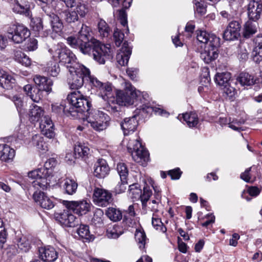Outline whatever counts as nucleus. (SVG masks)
<instances>
[{
	"instance_id": "50",
	"label": "nucleus",
	"mask_w": 262,
	"mask_h": 262,
	"mask_svg": "<svg viewBox=\"0 0 262 262\" xmlns=\"http://www.w3.org/2000/svg\"><path fill=\"white\" fill-rule=\"evenodd\" d=\"M117 169L120 176V181L127 180L128 173L126 165L123 163H118L117 164Z\"/></svg>"
},
{
	"instance_id": "51",
	"label": "nucleus",
	"mask_w": 262,
	"mask_h": 262,
	"mask_svg": "<svg viewBox=\"0 0 262 262\" xmlns=\"http://www.w3.org/2000/svg\"><path fill=\"white\" fill-rule=\"evenodd\" d=\"M151 223L152 226L156 230H159L163 233L166 231V228L162 222L160 218L156 217L155 213H153Z\"/></svg>"
},
{
	"instance_id": "64",
	"label": "nucleus",
	"mask_w": 262,
	"mask_h": 262,
	"mask_svg": "<svg viewBox=\"0 0 262 262\" xmlns=\"http://www.w3.org/2000/svg\"><path fill=\"white\" fill-rule=\"evenodd\" d=\"M241 26L239 23L237 21H232L230 22L227 28H229L232 31L236 32V34H240L239 31L241 30Z\"/></svg>"
},
{
	"instance_id": "21",
	"label": "nucleus",
	"mask_w": 262,
	"mask_h": 262,
	"mask_svg": "<svg viewBox=\"0 0 262 262\" xmlns=\"http://www.w3.org/2000/svg\"><path fill=\"white\" fill-rule=\"evenodd\" d=\"M39 256L43 262H54L58 257V253L51 246L41 247L39 249Z\"/></svg>"
},
{
	"instance_id": "5",
	"label": "nucleus",
	"mask_w": 262,
	"mask_h": 262,
	"mask_svg": "<svg viewBox=\"0 0 262 262\" xmlns=\"http://www.w3.org/2000/svg\"><path fill=\"white\" fill-rule=\"evenodd\" d=\"M80 67H70L69 69L70 74L68 76V83L71 89H78L84 84L85 81H89L93 76L91 75V72L89 69L82 64H80Z\"/></svg>"
},
{
	"instance_id": "6",
	"label": "nucleus",
	"mask_w": 262,
	"mask_h": 262,
	"mask_svg": "<svg viewBox=\"0 0 262 262\" xmlns=\"http://www.w3.org/2000/svg\"><path fill=\"white\" fill-rule=\"evenodd\" d=\"M92 104L89 110L83 112L86 120L91 126L97 131H101L106 128L108 125V116L103 112L96 110H91Z\"/></svg>"
},
{
	"instance_id": "63",
	"label": "nucleus",
	"mask_w": 262,
	"mask_h": 262,
	"mask_svg": "<svg viewBox=\"0 0 262 262\" xmlns=\"http://www.w3.org/2000/svg\"><path fill=\"white\" fill-rule=\"evenodd\" d=\"M182 172L179 168H176L168 171L169 175L172 180H178L180 178Z\"/></svg>"
},
{
	"instance_id": "52",
	"label": "nucleus",
	"mask_w": 262,
	"mask_h": 262,
	"mask_svg": "<svg viewBox=\"0 0 262 262\" xmlns=\"http://www.w3.org/2000/svg\"><path fill=\"white\" fill-rule=\"evenodd\" d=\"M113 37L116 46L119 47L124 39V34L117 28L114 31Z\"/></svg>"
},
{
	"instance_id": "12",
	"label": "nucleus",
	"mask_w": 262,
	"mask_h": 262,
	"mask_svg": "<svg viewBox=\"0 0 262 262\" xmlns=\"http://www.w3.org/2000/svg\"><path fill=\"white\" fill-rule=\"evenodd\" d=\"M91 84L97 89L104 100L107 101L108 104L109 101L110 103H111L112 100L111 98H110V96L112 91V86L111 83L108 82L103 83L97 78L93 76L91 80Z\"/></svg>"
},
{
	"instance_id": "60",
	"label": "nucleus",
	"mask_w": 262,
	"mask_h": 262,
	"mask_svg": "<svg viewBox=\"0 0 262 262\" xmlns=\"http://www.w3.org/2000/svg\"><path fill=\"white\" fill-rule=\"evenodd\" d=\"M32 27L34 31L40 32L43 29L42 21L41 18H36L34 21H32Z\"/></svg>"
},
{
	"instance_id": "53",
	"label": "nucleus",
	"mask_w": 262,
	"mask_h": 262,
	"mask_svg": "<svg viewBox=\"0 0 262 262\" xmlns=\"http://www.w3.org/2000/svg\"><path fill=\"white\" fill-rule=\"evenodd\" d=\"M240 36V34H236L229 28H226L223 33V38L226 40H234L237 39Z\"/></svg>"
},
{
	"instance_id": "18",
	"label": "nucleus",
	"mask_w": 262,
	"mask_h": 262,
	"mask_svg": "<svg viewBox=\"0 0 262 262\" xmlns=\"http://www.w3.org/2000/svg\"><path fill=\"white\" fill-rule=\"evenodd\" d=\"M93 196L98 205L101 206H106L112 201V194L101 188H96Z\"/></svg>"
},
{
	"instance_id": "30",
	"label": "nucleus",
	"mask_w": 262,
	"mask_h": 262,
	"mask_svg": "<svg viewBox=\"0 0 262 262\" xmlns=\"http://www.w3.org/2000/svg\"><path fill=\"white\" fill-rule=\"evenodd\" d=\"M255 47L252 52L253 60L259 63L262 60V35L257 36L255 39Z\"/></svg>"
},
{
	"instance_id": "11",
	"label": "nucleus",
	"mask_w": 262,
	"mask_h": 262,
	"mask_svg": "<svg viewBox=\"0 0 262 262\" xmlns=\"http://www.w3.org/2000/svg\"><path fill=\"white\" fill-rule=\"evenodd\" d=\"M70 209L64 210L60 213H55L56 220L63 226L69 227H74L79 225V219L72 214Z\"/></svg>"
},
{
	"instance_id": "24",
	"label": "nucleus",
	"mask_w": 262,
	"mask_h": 262,
	"mask_svg": "<svg viewBox=\"0 0 262 262\" xmlns=\"http://www.w3.org/2000/svg\"><path fill=\"white\" fill-rule=\"evenodd\" d=\"M56 11L60 17L68 23H74L78 20L79 16H77L76 12L71 8L69 10L68 8H59L58 6L56 8Z\"/></svg>"
},
{
	"instance_id": "34",
	"label": "nucleus",
	"mask_w": 262,
	"mask_h": 262,
	"mask_svg": "<svg viewBox=\"0 0 262 262\" xmlns=\"http://www.w3.org/2000/svg\"><path fill=\"white\" fill-rule=\"evenodd\" d=\"M231 79V74L229 72L217 73L214 77L215 83L221 87L229 86Z\"/></svg>"
},
{
	"instance_id": "44",
	"label": "nucleus",
	"mask_w": 262,
	"mask_h": 262,
	"mask_svg": "<svg viewBox=\"0 0 262 262\" xmlns=\"http://www.w3.org/2000/svg\"><path fill=\"white\" fill-rule=\"evenodd\" d=\"M74 11L77 15V16L80 17H83L85 16L88 12V9L86 5L84 4L80 3H75L73 4V6L70 7Z\"/></svg>"
},
{
	"instance_id": "45",
	"label": "nucleus",
	"mask_w": 262,
	"mask_h": 262,
	"mask_svg": "<svg viewBox=\"0 0 262 262\" xmlns=\"http://www.w3.org/2000/svg\"><path fill=\"white\" fill-rule=\"evenodd\" d=\"M12 10L13 12L16 13L23 14L26 16H28L30 15V6L19 4L18 1H16L14 5Z\"/></svg>"
},
{
	"instance_id": "39",
	"label": "nucleus",
	"mask_w": 262,
	"mask_h": 262,
	"mask_svg": "<svg viewBox=\"0 0 262 262\" xmlns=\"http://www.w3.org/2000/svg\"><path fill=\"white\" fill-rule=\"evenodd\" d=\"M237 81L243 86L251 85L255 82V80H254L252 75L245 72H242L239 74L237 78Z\"/></svg>"
},
{
	"instance_id": "55",
	"label": "nucleus",
	"mask_w": 262,
	"mask_h": 262,
	"mask_svg": "<svg viewBox=\"0 0 262 262\" xmlns=\"http://www.w3.org/2000/svg\"><path fill=\"white\" fill-rule=\"evenodd\" d=\"M9 98L14 102L17 111L20 112L23 108L24 103L20 95L9 96Z\"/></svg>"
},
{
	"instance_id": "29",
	"label": "nucleus",
	"mask_w": 262,
	"mask_h": 262,
	"mask_svg": "<svg viewBox=\"0 0 262 262\" xmlns=\"http://www.w3.org/2000/svg\"><path fill=\"white\" fill-rule=\"evenodd\" d=\"M60 187L64 193L73 195L76 192L78 184L74 180L67 178L60 182Z\"/></svg>"
},
{
	"instance_id": "58",
	"label": "nucleus",
	"mask_w": 262,
	"mask_h": 262,
	"mask_svg": "<svg viewBox=\"0 0 262 262\" xmlns=\"http://www.w3.org/2000/svg\"><path fill=\"white\" fill-rule=\"evenodd\" d=\"M75 3L74 0H58L56 6H59V8H70L73 6Z\"/></svg>"
},
{
	"instance_id": "37",
	"label": "nucleus",
	"mask_w": 262,
	"mask_h": 262,
	"mask_svg": "<svg viewBox=\"0 0 262 262\" xmlns=\"http://www.w3.org/2000/svg\"><path fill=\"white\" fill-rule=\"evenodd\" d=\"M43 114L42 108L37 105H32L29 111L30 119L31 121H38Z\"/></svg>"
},
{
	"instance_id": "1",
	"label": "nucleus",
	"mask_w": 262,
	"mask_h": 262,
	"mask_svg": "<svg viewBox=\"0 0 262 262\" xmlns=\"http://www.w3.org/2000/svg\"><path fill=\"white\" fill-rule=\"evenodd\" d=\"M90 28L82 24L77 36H70L67 42L71 47L79 49L83 54L92 56L100 64L112 57L110 45L101 43L90 34Z\"/></svg>"
},
{
	"instance_id": "13",
	"label": "nucleus",
	"mask_w": 262,
	"mask_h": 262,
	"mask_svg": "<svg viewBox=\"0 0 262 262\" xmlns=\"http://www.w3.org/2000/svg\"><path fill=\"white\" fill-rule=\"evenodd\" d=\"M64 205L68 209L72 210L75 213L79 215L85 214L89 211L90 204L86 201H64Z\"/></svg>"
},
{
	"instance_id": "61",
	"label": "nucleus",
	"mask_w": 262,
	"mask_h": 262,
	"mask_svg": "<svg viewBox=\"0 0 262 262\" xmlns=\"http://www.w3.org/2000/svg\"><path fill=\"white\" fill-rule=\"evenodd\" d=\"M120 181L121 182L119 183L115 188V191L117 194L124 192L126 189V185L127 184V180Z\"/></svg>"
},
{
	"instance_id": "41",
	"label": "nucleus",
	"mask_w": 262,
	"mask_h": 262,
	"mask_svg": "<svg viewBox=\"0 0 262 262\" xmlns=\"http://www.w3.org/2000/svg\"><path fill=\"white\" fill-rule=\"evenodd\" d=\"M77 233L82 238L87 241H91L94 239V235L90 234L89 227L87 225H82L77 230Z\"/></svg>"
},
{
	"instance_id": "7",
	"label": "nucleus",
	"mask_w": 262,
	"mask_h": 262,
	"mask_svg": "<svg viewBox=\"0 0 262 262\" xmlns=\"http://www.w3.org/2000/svg\"><path fill=\"white\" fill-rule=\"evenodd\" d=\"M49 51L53 54V57L58 58L59 62L66 64L68 69L71 67H80V63L77 61V58L75 55L66 47L62 46V45L58 44L54 49V51L52 49H49Z\"/></svg>"
},
{
	"instance_id": "8",
	"label": "nucleus",
	"mask_w": 262,
	"mask_h": 262,
	"mask_svg": "<svg viewBox=\"0 0 262 262\" xmlns=\"http://www.w3.org/2000/svg\"><path fill=\"white\" fill-rule=\"evenodd\" d=\"M127 149L135 161L143 166L146 165L149 159V154L138 140L130 141Z\"/></svg>"
},
{
	"instance_id": "43",
	"label": "nucleus",
	"mask_w": 262,
	"mask_h": 262,
	"mask_svg": "<svg viewBox=\"0 0 262 262\" xmlns=\"http://www.w3.org/2000/svg\"><path fill=\"white\" fill-rule=\"evenodd\" d=\"M45 68V70L48 74L53 77L57 76L60 71L58 63L54 61H50L48 62Z\"/></svg>"
},
{
	"instance_id": "22",
	"label": "nucleus",
	"mask_w": 262,
	"mask_h": 262,
	"mask_svg": "<svg viewBox=\"0 0 262 262\" xmlns=\"http://www.w3.org/2000/svg\"><path fill=\"white\" fill-rule=\"evenodd\" d=\"M94 168V174L98 178H104L109 173V166L104 159H98L95 164Z\"/></svg>"
},
{
	"instance_id": "28",
	"label": "nucleus",
	"mask_w": 262,
	"mask_h": 262,
	"mask_svg": "<svg viewBox=\"0 0 262 262\" xmlns=\"http://www.w3.org/2000/svg\"><path fill=\"white\" fill-rule=\"evenodd\" d=\"M15 156V150L7 144H0V160L9 163Z\"/></svg>"
},
{
	"instance_id": "17",
	"label": "nucleus",
	"mask_w": 262,
	"mask_h": 262,
	"mask_svg": "<svg viewBox=\"0 0 262 262\" xmlns=\"http://www.w3.org/2000/svg\"><path fill=\"white\" fill-rule=\"evenodd\" d=\"M219 46H207L200 53V58L207 64L215 60L219 56L217 48Z\"/></svg>"
},
{
	"instance_id": "35",
	"label": "nucleus",
	"mask_w": 262,
	"mask_h": 262,
	"mask_svg": "<svg viewBox=\"0 0 262 262\" xmlns=\"http://www.w3.org/2000/svg\"><path fill=\"white\" fill-rule=\"evenodd\" d=\"M74 151L76 156L81 157L83 159L88 158V156L90 154V149L89 147L84 143H78L75 145Z\"/></svg>"
},
{
	"instance_id": "9",
	"label": "nucleus",
	"mask_w": 262,
	"mask_h": 262,
	"mask_svg": "<svg viewBox=\"0 0 262 262\" xmlns=\"http://www.w3.org/2000/svg\"><path fill=\"white\" fill-rule=\"evenodd\" d=\"M8 38L15 43H20L29 37L30 33L27 27L18 23L11 24L7 29Z\"/></svg>"
},
{
	"instance_id": "42",
	"label": "nucleus",
	"mask_w": 262,
	"mask_h": 262,
	"mask_svg": "<svg viewBox=\"0 0 262 262\" xmlns=\"http://www.w3.org/2000/svg\"><path fill=\"white\" fill-rule=\"evenodd\" d=\"M256 32L255 25L251 21L248 20L244 25L243 35L245 38H249Z\"/></svg>"
},
{
	"instance_id": "19",
	"label": "nucleus",
	"mask_w": 262,
	"mask_h": 262,
	"mask_svg": "<svg viewBox=\"0 0 262 262\" xmlns=\"http://www.w3.org/2000/svg\"><path fill=\"white\" fill-rule=\"evenodd\" d=\"M197 40L207 46H219L220 39L213 34H209L205 31H200L197 34Z\"/></svg>"
},
{
	"instance_id": "25",
	"label": "nucleus",
	"mask_w": 262,
	"mask_h": 262,
	"mask_svg": "<svg viewBox=\"0 0 262 262\" xmlns=\"http://www.w3.org/2000/svg\"><path fill=\"white\" fill-rule=\"evenodd\" d=\"M42 8L43 11L47 13L48 19L50 21L53 31L56 33L60 32L63 28V24L59 16L53 13L49 14L47 12V9L49 8L47 5L42 7Z\"/></svg>"
},
{
	"instance_id": "32",
	"label": "nucleus",
	"mask_w": 262,
	"mask_h": 262,
	"mask_svg": "<svg viewBox=\"0 0 262 262\" xmlns=\"http://www.w3.org/2000/svg\"><path fill=\"white\" fill-rule=\"evenodd\" d=\"M15 79L4 71H0V86L3 89L10 90L15 85Z\"/></svg>"
},
{
	"instance_id": "33",
	"label": "nucleus",
	"mask_w": 262,
	"mask_h": 262,
	"mask_svg": "<svg viewBox=\"0 0 262 262\" xmlns=\"http://www.w3.org/2000/svg\"><path fill=\"white\" fill-rule=\"evenodd\" d=\"M178 118L180 120L183 118V120L186 122L189 127H196L199 123L198 115L194 112L186 113L182 114L181 116L180 115L178 116Z\"/></svg>"
},
{
	"instance_id": "16",
	"label": "nucleus",
	"mask_w": 262,
	"mask_h": 262,
	"mask_svg": "<svg viewBox=\"0 0 262 262\" xmlns=\"http://www.w3.org/2000/svg\"><path fill=\"white\" fill-rule=\"evenodd\" d=\"M138 125V122L136 115L125 118L120 123V126L124 136H127L133 133L136 130Z\"/></svg>"
},
{
	"instance_id": "59",
	"label": "nucleus",
	"mask_w": 262,
	"mask_h": 262,
	"mask_svg": "<svg viewBox=\"0 0 262 262\" xmlns=\"http://www.w3.org/2000/svg\"><path fill=\"white\" fill-rule=\"evenodd\" d=\"M36 139H34V144H35L36 147L42 150H47V146L46 145L43 139L40 137H36Z\"/></svg>"
},
{
	"instance_id": "4",
	"label": "nucleus",
	"mask_w": 262,
	"mask_h": 262,
	"mask_svg": "<svg viewBox=\"0 0 262 262\" xmlns=\"http://www.w3.org/2000/svg\"><path fill=\"white\" fill-rule=\"evenodd\" d=\"M57 164V161L54 158L49 159L44 164V167L32 170L28 173V177L35 179L32 182L33 186L36 189H45L49 185L48 178L52 173V168Z\"/></svg>"
},
{
	"instance_id": "27",
	"label": "nucleus",
	"mask_w": 262,
	"mask_h": 262,
	"mask_svg": "<svg viewBox=\"0 0 262 262\" xmlns=\"http://www.w3.org/2000/svg\"><path fill=\"white\" fill-rule=\"evenodd\" d=\"M24 90L34 102H39L42 98L43 91L38 89L36 86H32L31 84H27L24 86Z\"/></svg>"
},
{
	"instance_id": "48",
	"label": "nucleus",
	"mask_w": 262,
	"mask_h": 262,
	"mask_svg": "<svg viewBox=\"0 0 262 262\" xmlns=\"http://www.w3.org/2000/svg\"><path fill=\"white\" fill-rule=\"evenodd\" d=\"M18 248L24 252H27L30 248L29 241L26 237H21L17 239Z\"/></svg>"
},
{
	"instance_id": "20",
	"label": "nucleus",
	"mask_w": 262,
	"mask_h": 262,
	"mask_svg": "<svg viewBox=\"0 0 262 262\" xmlns=\"http://www.w3.org/2000/svg\"><path fill=\"white\" fill-rule=\"evenodd\" d=\"M132 54V48L128 46L127 41H125L119 52L117 54L116 59L119 64L121 66L126 65Z\"/></svg>"
},
{
	"instance_id": "23",
	"label": "nucleus",
	"mask_w": 262,
	"mask_h": 262,
	"mask_svg": "<svg viewBox=\"0 0 262 262\" xmlns=\"http://www.w3.org/2000/svg\"><path fill=\"white\" fill-rule=\"evenodd\" d=\"M40 128L43 135L48 138L52 139L55 136L54 125L51 118L45 116L40 123Z\"/></svg>"
},
{
	"instance_id": "38",
	"label": "nucleus",
	"mask_w": 262,
	"mask_h": 262,
	"mask_svg": "<svg viewBox=\"0 0 262 262\" xmlns=\"http://www.w3.org/2000/svg\"><path fill=\"white\" fill-rule=\"evenodd\" d=\"M14 59L17 62L26 67L31 65V59L20 50L14 51Z\"/></svg>"
},
{
	"instance_id": "40",
	"label": "nucleus",
	"mask_w": 262,
	"mask_h": 262,
	"mask_svg": "<svg viewBox=\"0 0 262 262\" xmlns=\"http://www.w3.org/2000/svg\"><path fill=\"white\" fill-rule=\"evenodd\" d=\"M106 215L114 222H117L122 219V213L120 210L114 207H109L105 211Z\"/></svg>"
},
{
	"instance_id": "26",
	"label": "nucleus",
	"mask_w": 262,
	"mask_h": 262,
	"mask_svg": "<svg viewBox=\"0 0 262 262\" xmlns=\"http://www.w3.org/2000/svg\"><path fill=\"white\" fill-rule=\"evenodd\" d=\"M34 82L38 86L37 88L42 91L50 93L52 91L53 81L47 77L36 75L34 78Z\"/></svg>"
},
{
	"instance_id": "14",
	"label": "nucleus",
	"mask_w": 262,
	"mask_h": 262,
	"mask_svg": "<svg viewBox=\"0 0 262 262\" xmlns=\"http://www.w3.org/2000/svg\"><path fill=\"white\" fill-rule=\"evenodd\" d=\"M247 10L249 20L254 21L258 20L262 15V0L251 1Z\"/></svg>"
},
{
	"instance_id": "49",
	"label": "nucleus",
	"mask_w": 262,
	"mask_h": 262,
	"mask_svg": "<svg viewBox=\"0 0 262 262\" xmlns=\"http://www.w3.org/2000/svg\"><path fill=\"white\" fill-rule=\"evenodd\" d=\"M135 238L138 244L139 247L142 249L144 247L146 236L144 231L137 230L135 234Z\"/></svg>"
},
{
	"instance_id": "2",
	"label": "nucleus",
	"mask_w": 262,
	"mask_h": 262,
	"mask_svg": "<svg viewBox=\"0 0 262 262\" xmlns=\"http://www.w3.org/2000/svg\"><path fill=\"white\" fill-rule=\"evenodd\" d=\"M67 99L68 104L65 101L60 104H52V113L58 116L65 115L68 117H78L79 113L89 110L91 105L90 98L84 96L79 91L71 92Z\"/></svg>"
},
{
	"instance_id": "36",
	"label": "nucleus",
	"mask_w": 262,
	"mask_h": 262,
	"mask_svg": "<svg viewBox=\"0 0 262 262\" xmlns=\"http://www.w3.org/2000/svg\"><path fill=\"white\" fill-rule=\"evenodd\" d=\"M124 213L123 218V222L129 227L133 226L134 224L133 218L136 215L134 205H129L128 208L124 211Z\"/></svg>"
},
{
	"instance_id": "3",
	"label": "nucleus",
	"mask_w": 262,
	"mask_h": 262,
	"mask_svg": "<svg viewBox=\"0 0 262 262\" xmlns=\"http://www.w3.org/2000/svg\"><path fill=\"white\" fill-rule=\"evenodd\" d=\"M140 94V91H136L129 82H125L124 90L117 91L116 93L117 103H114V100H112L111 103H109V105L107 106V110L118 120L124 114L121 106L133 105L138 99Z\"/></svg>"
},
{
	"instance_id": "56",
	"label": "nucleus",
	"mask_w": 262,
	"mask_h": 262,
	"mask_svg": "<svg viewBox=\"0 0 262 262\" xmlns=\"http://www.w3.org/2000/svg\"><path fill=\"white\" fill-rule=\"evenodd\" d=\"M195 7L194 10L201 15H203L206 13V8L203 2H199L194 0L193 2Z\"/></svg>"
},
{
	"instance_id": "54",
	"label": "nucleus",
	"mask_w": 262,
	"mask_h": 262,
	"mask_svg": "<svg viewBox=\"0 0 262 262\" xmlns=\"http://www.w3.org/2000/svg\"><path fill=\"white\" fill-rule=\"evenodd\" d=\"M108 1L113 7H118L121 3L123 8L127 9L130 6L133 0H108Z\"/></svg>"
},
{
	"instance_id": "31",
	"label": "nucleus",
	"mask_w": 262,
	"mask_h": 262,
	"mask_svg": "<svg viewBox=\"0 0 262 262\" xmlns=\"http://www.w3.org/2000/svg\"><path fill=\"white\" fill-rule=\"evenodd\" d=\"M97 34L101 38H108L111 35L112 29L107 23L100 19L97 24Z\"/></svg>"
},
{
	"instance_id": "47",
	"label": "nucleus",
	"mask_w": 262,
	"mask_h": 262,
	"mask_svg": "<svg viewBox=\"0 0 262 262\" xmlns=\"http://www.w3.org/2000/svg\"><path fill=\"white\" fill-rule=\"evenodd\" d=\"M123 233L122 228L118 225H114L107 229L106 235L108 238H117Z\"/></svg>"
},
{
	"instance_id": "57",
	"label": "nucleus",
	"mask_w": 262,
	"mask_h": 262,
	"mask_svg": "<svg viewBox=\"0 0 262 262\" xmlns=\"http://www.w3.org/2000/svg\"><path fill=\"white\" fill-rule=\"evenodd\" d=\"M103 215V212L101 209H97L94 213L92 222L94 225H101L102 224V220L101 217Z\"/></svg>"
},
{
	"instance_id": "46",
	"label": "nucleus",
	"mask_w": 262,
	"mask_h": 262,
	"mask_svg": "<svg viewBox=\"0 0 262 262\" xmlns=\"http://www.w3.org/2000/svg\"><path fill=\"white\" fill-rule=\"evenodd\" d=\"M140 112H142L143 113L150 114L152 112H155V113L161 115L162 116L165 115H168V113L163 110H162L160 108L154 107L152 106L143 104L141 106V108H140Z\"/></svg>"
},
{
	"instance_id": "10",
	"label": "nucleus",
	"mask_w": 262,
	"mask_h": 262,
	"mask_svg": "<svg viewBox=\"0 0 262 262\" xmlns=\"http://www.w3.org/2000/svg\"><path fill=\"white\" fill-rule=\"evenodd\" d=\"M129 192L132 194L133 198L135 199L140 198L142 209H145L147 206V202L148 201L152 194L149 187L144 186L143 192H142L140 185L138 183H135L129 186Z\"/></svg>"
},
{
	"instance_id": "15",
	"label": "nucleus",
	"mask_w": 262,
	"mask_h": 262,
	"mask_svg": "<svg viewBox=\"0 0 262 262\" xmlns=\"http://www.w3.org/2000/svg\"><path fill=\"white\" fill-rule=\"evenodd\" d=\"M33 200L42 208L51 209L55 206L53 199H50L44 192L39 191H35L33 195Z\"/></svg>"
},
{
	"instance_id": "62",
	"label": "nucleus",
	"mask_w": 262,
	"mask_h": 262,
	"mask_svg": "<svg viewBox=\"0 0 262 262\" xmlns=\"http://www.w3.org/2000/svg\"><path fill=\"white\" fill-rule=\"evenodd\" d=\"M118 19L119 20L121 24L125 27L127 25V14L123 10H120L118 11Z\"/></svg>"
}]
</instances>
